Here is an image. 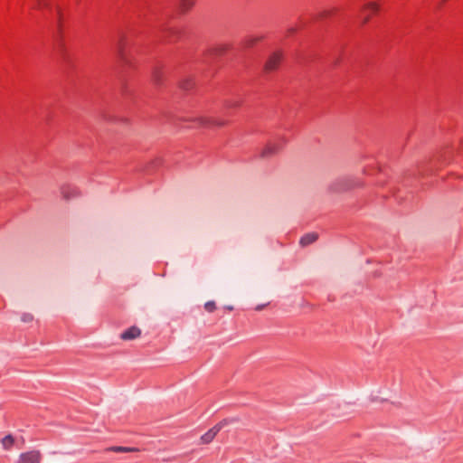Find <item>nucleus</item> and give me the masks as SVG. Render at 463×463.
Segmentation results:
<instances>
[{"label": "nucleus", "instance_id": "6", "mask_svg": "<svg viewBox=\"0 0 463 463\" xmlns=\"http://www.w3.org/2000/svg\"><path fill=\"white\" fill-rule=\"evenodd\" d=\"M220 431V426H213L212 429H210L206 433H204L201 437V441L203 444L210 443L214 437L217 435V433Z\"/></svg>", "mask_w": 463, "mask_h": 463}, {"label": "nucleus", "instance_id": "9", "mask_svg": "<svg viewBox=\"0 0 463 463\" xmlns=\"http://www.w3.org/2000/svg\"><path fill=\"white\" fill-rule=\"evenodd\" d=\"M279 151V146L273 144L268 145L261 152L262 157L270 156Z\"/></svg>", "mask_w": 463, "mask_h": 463}, {"label": "nucleus", "instance_id": "19", "mask_svg": "<svg viewBox=\"0 0 463 463\" xmlns=\"http://www.w3.org/2000/svg\"><path fill=\"white\" fill-rule=\"evenodd\" d=\"M225 48H226L225 46H221L220 48H218V49L216 50V52H217V53H221L222 51H224V50H225Z\"/></svg>", "mask_w": 463, "mask_h": 463}, {"label": "nucleus", "instance_id": "16", "mask_svg": "<svg viewBox=\"0 0 463 463\" xmlns=\"http://www.w3.org/2000/svg\"><path fill=\"white\" fill-rule=\"evenodd\" d=\"M21 319L24 323H30L33 320V316L30 313H24L22 315Z\"/></svg>", "mask_w": 463, "mask_h": 463}, {"label": "nucleus", "instance_id": "20", "mask_svg": "<svg viewBox=\"0 0 463 463\" xmlns=\"http://www.w3.org/2000/svg\"><path fill=\"white\" fill-rule=\"evenodd\" d=\"M189 86H190V82L189 81H187L186 83H183L182 84V88H184V89H188Z\"/></svg>", "mask_w": 463, "mask_h": 463}, {"label": "nucleus", "instance_id": "14", "mask_svg": "<svg viewBox=\"0 0 463 463\" xmlns=\"http://www.w3.org/2000/svg\"><path fill=\"white\" fill-rule=\"evenodd\" d=\"M162 80V71L159 69H155L152 73V80L155 84H160Z\"/></svg>", "mask_w": 463, "mask_h": 463}, {"label": "nucleus", "instance_id": "7", "mask_svg": "<svg viewBox=\"0 0 463 463\" xmlns=\"http://www.w3.org/2000/svg\"><path fill=\"white\" fill-rule=\"evenodd\" d=\"M200 126H203V127H210L212 125H216V126H222L224 124V122H221V121H216V120H212V119H209V118H197L194 119Z\"/></svg>", "mask_w": 463, "mask_h": 463}, {"label": "nucleus", "instance_id": "8", "mask_svg": "<svg viewBox=\"0 0 463 463\" xmlns=\"http://www.w3.org/2000/svg\"><path fill=\"white\" fill-rule=\"evenodd\" d=\"M317 239V233H315V232L307 233L300 239L299 243L302 246H307V245L313 243L314 241H316Z\"/></svg>", "mask_w": 463, "mask_h": 463}, {"label": "nucleus", "instance_id": "21", "mask_svg": "<svg viewBox=\"0 0 463 463\" xmlns=\"http://www.w3.org/2000/svg\"><path fill=\"white\" fill-rule=\"evenodd\" d=\"M61 194H62L63 197L69 198V195L67 194L66 190L64 188H62Z\"/></svg>", "mask_w": 463, "mask_h": 463}, {"label": "nucleus", "instance_id": "1", "mask_svg": "<svg viewBox=\"0 0 463 463\" xmlns=\"http://www.w3.org/2000/svg\"><path fill=\"white\" fill-rule=\"evenodd\" d=\"M362 186V182L354 177H339L328 184L327 191L332 194H342Z\"/></svg>", "mask_w": 463, "mask_h": 463}, {"label": "nucleus", "instance_id": "17", "mask_svg": "<svg viewBox=\"0 0 463 463\" xmlns=\"http://www.w3.org/2000/svg\"><path fill=\"white\" fill-rule=\"evenodd\" d=\"M364 9H369L372 12H377L379 10V5L376 3H369L364 6Z\"/></svg>", "mask_w": 463, "mask_h": 463}, {"label": "nucleus", "instance_id": "4", "mask_svg": "<svg viewBox=\"0 0 463 463\" xmlns=\"http://www.w3.org/2000/svg\"><path fill=\"white\" fill-rule=\"evenodd\" d=\"M282 60V53L276 52L272 53L267 60L264 65V70L267 72L273 71L279 68V65Z\"/></svg>", "mask_w": 463, "mask_h": 463}, {"label": "nucleus", "instance_id": "18", "mask_svg": "<svg viewBox=\"0 0 463 463\" xmlns=\"http://www.w3.org/2000/svg\"><path fill=\"white\" fill-rule=\"evenodd\" d=\"M230 421H232V420H228V419H224L222 420V421H220L219 423H217L215 426H220V430L225 426L227 425Z\"/></svg>", "mask_w": 463, "mask_h": 463}, {"label": "nucleus", "instance_id": "24", "mask_svg": "<svg viewBox=\"0 0 463 463\" xmlns=\"http://www.w3.org/2000/svg\"><path fill=\"white\" fill-rule=\"evenodd\" d=\"M227 308H228L229 310H232V309H233V307H228Z\"/></svg>", "mask_w": 463, "mask_h": 463}, {"label": "nucleus", "instance_id": "5", "mask_svg": "<svg viewBox=\"0 0 463 463\" xmlns=\"http://www.w3.org/2000/svg\"><path fill=\"white\" fill-rule=\"evenodd\" d=\"M141 335V330L137 326H131L121 334L123 340H133Z\"/></svg>", "mask_w": 463, "mask_h": 463}, {"label": "nucleus", "instance_id": "2", "mask_svg": "<svg viewBox=\"0 0 463 463\" xmlns=\"http://www.w3.org/2000/svg\"><path fill=\"white\" fill-rule=\"evenodd\" d=\"M42 453L39 450L33 449L19 455L16 463H41Z\"/></svg>", "mask_w": 463, "mask_h": 463}, {"label": "nucleus", "instance_id": "12", "mask_svg": "<svg viewBox=\"0 0 463 463\" xmlns=\"http://www.w3.org/2000/svg\"><path fill=\"white\" fill-rule=\"evenodd\" d=\"M194 5V0H180V9L183 13L190 10Z\"/></svg>", "mask_w": 463, "mask_h": 463}, {"label": "nucleus", "instance_id": "13", "mask_svg": "<svg viewBox=\"0 0 463 463\" xmlns=\"http://www.w3.org/2000/svg\"><path fill=\"white\" fill-rule=\"evenodd\" d=\"M261 37L259 36H249L244 40V46L245 47H251L253 46L257 42L260 41Z\"/></svg>", "mask_w": 463, "mask_h": 463}, {"label": "nucleus", "instance_id": "10", "mask_svg": "<svg viewBox=\"0 0 463 463\" xmlns=\"http://www.w3.org/2000/svg\"><path fill=\"white\" fill-rule=\"evenodd\" d=\"M3 449L10 450L14 444V439L12 435H6L1 439Z\"/></svg>", "mask_w": 463, "mask_h": 463}, {"label": "nucleus", "instance_id": "22", "mask_svg": "<svg viewBox=\"0 0 463 463\" xmlns=\"http://www.w3.org/2000/svg\"><path fill=\"white\" fill-rule=\"evenodd\" d=\"M368 21H369V16H368V15H366V16L364 18L363 23H364V24H365V23H367Z\"/></svg>", "mask_w": 463, "mask_h": 463}, {"label": "nucleus", "instance_id": "11", "mask_svg": "<svg viewBox=\"0 0 463 463\" xmlns=\"http://www.w3.org/2000/svg\"><path fill=\"white\" fill-rule=\"evenodd\" d=\"M108 450L113 451V452H134V451H138V449H137V448H129V447L115 446V447L109 448Z\"/></svg>", "mask_w": 463, "mask_h": 463}, {"label": "nucleus", "instance_id": "3", "mask_svg": "<svg viewBox=\"0 0 463 463\" xmlns=\"http://www.w3.org/2000/svg\"><path fill=\"white\" fill-rule=\"evenodd\" d=\"M127 46H128V43L126 41V39L124 37H121L118 43H117V46H116V52H117V55L119 59V61L124 64V65H129L130 64V60L128 58V52H127Z\"/></svg>", "mask_w": 463, "mask_h": 463}, {"label": "nucleus", "instance_id": "23", "mask_svg": "<svg viewBox=\"0 0 463 463\" xmlns=\"http://www.w3.org/2000/svg\"><path fill=\"white\" fill-rule=\"evenodd\" d=\"M263 307H264V306H258V307H256V310H260V309H262V308H263Z\"/></svg>", "mask_w": 463, "mask_h": 463}, {"label": "nucleus", "instance_id": "15", "mask_svg": "<svg viewBox=\"0 0 463 463\" xmlns=\"http://www.w3.org/2000/svg\"><path fill=\"white\" fill-rule=\"evenodd\" d=\"M204 308L207 312H213L216 309V304L214 301H208L204 304Z\"/></svg>", "mask_w": 463, "mask_h": 463}]
</instances>
